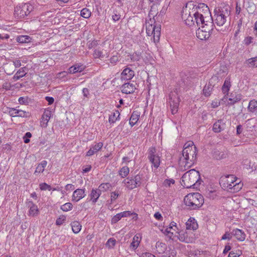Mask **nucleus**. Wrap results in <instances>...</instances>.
I'll use <instances>...</instances> for the list:
<instances>
[{
    "instance_id": "obj_59",
    "label": "nucleus",
    "mask_w": 257,
    "mask_h": 257,
    "mask_svg": "<svg viewBox=\"0 0 257 257\" xmlns=\"http://www.w3.org/2000/svg\"><path fill=\"white\" fill-rule=\"evenodd\" d=\"M13 86L9 82H5L3 84V88L7 90H11Z\"/></svg>"
},
{
    "instance_id": "obj_5",
    "label": "nucleus",
    "mask_w": 257,
    "mask_h": 257,
    "mask_svg": "<svg viewBox=\"0 0 257 257\" xmlns=\"http://www.w3.org/2000/svg\"><path fill=\"white\" fill-rule=\"evenodd\" d=\"M214 21L218 26H223L226 22V19L230 14L229 7L225 6L215 8L214 10Z\"/></svg>"
},
{
    "instance_id": "obj_6",
    "label": "nucleus",
    "mask_w": 257,
    "mask_h": 257,
    "mask_svg": "<svg viewBox=\"0 0 257 257\" xmlns=\"http://www.w3.org/2000/svg\"><path fill=\"white\" fill-rule=\"evenodd\" d=\"M155 20L150 19L147 20L146 23V33L148 36L153 35L154 41L155 43L158 42L161 35V27L160 26H156Z\"/></svg>"
},
{
    "instance_id": "obj_14",
    "label": "nucleus",
    "mask_w": 257,
    "mask_h": 257,
    "mask_svg": "<svg viewBox=\"0 0 257 257\" xmlns=\"http://www.w3.org/2000/svg\"><path fill=\"white\" fill-rule=\"evenodd\" d=\"M52 115V112L49 109H45L44 111L41 120V126L43 127H46L48 122L49 121Z\"/></svg>"
},
{
    "instance_id": "obj_53",
    "label": "nucleus",
    "mask_w": 257,
    "mask_h": 257,
    "mask_svg": "<svg viewBox=\"0 0 257 257\" xmlns=\"http://www.w3.org/2000/svg\"><path fill=\"white\" fill-rule=\"evenodd\" d=\"M18 109L15 108H10L9 110L10 115L12 117L18 116Z\"/></svg>"
},
{
    "instance_id": "obj_33",
    "label": "nucleus",
    "mask_w": 257,
    "mask_h": 257,
    "mask_svg": "<svg viewBox=\"0 0 257 257\" xmlns=\"http://www.w3.org/2000/svg\"><path fill=\"white\" fill-rule=\"evenodd\" d=\"M130 172V169L127 166L122 167L118 172V174L121 178L126 177Z\"/></svg>"
},
{
    "instance_id": "obj_37",
    "label": "nucleus",
    "mask_w": 257,
    "mask_h": 257,
    "mask_svg": "<svg viewBox=\"0 0 257 257\" xmlns=\"http://www.w3.org/2000/svg\"><path fill=\"white\" fill-rule=\"evenodd\" d=\"M72 229L75 233H77L80 231V224L78 221H74L71 224Z\"/></svg>"
},
{
    "instance_id": "obj_24",
    "label": "nucleus",
    "mask_w": 257,
    "mask_h": 257,
    "mask_svg": "<svg viewBox=\"0 0 257 257\" xmlns=\"http://www.w3.org/2000/svg\"><path fill=\"white\" fill-rule=\"evenodd\" d=\"M247 110L249 112L254 113L257 111V100L252 99L249 101L247 107Z\"/></svg>"
},
{
    "instance_id": "obj_11",
    "label": "nucleus",
    "mask_w": 257,
    "mask_h": 257,
    "mask_svg": "<svg viewBox=\"0 0 257 257\" xmlns=\"http://www.w3.org/2000/svg\"><path fill=\"white\" fill-rule=\"evenodd\" d=\"M178 238L180 241L186 243H191L194 241V234L190 231L183 230L177 231Z\"/></svg>"
},
{
    "instance_id": "obj_55",
    "label": "nucleus",
    "mask_w": 257,
    "mask_h": 257,
    "mask_svg": "<svg viewBox=\"0 0 257 257\" xmlns=\"http://www.w3.org/2000/svg\"><path fill=\"white\" fill-rule=\"evenodd\" d=\"M40 188L42 190H51V187L50 185L45 183H43L40 184Z\"/></svg>"
},
{
    "instance_id": "obj_20",
    "label": "nucleus",
    "mask_w": 257,
    "mask_h": 257,
    "mask_svg": "<svg viewBox=\"0 0 257 257\" xmlns=\"http://www.w3.org/2000/svg\"><path fill=\"white\" fill-rule=\"evenodd\" d=\"M186 230H195L198 228V224L193 218H190L186 222Z\"/></svg>"
},
{
    "instance_id": "obj_48",
    "label": "nucleus",
    "mask_w": 257,
    "mask_h": 257,
    "mask_svg": "<svg viewBox=\"0 0 257 257\" xmlns=\"http://www.w3.org/2000/svg\"><path fill=\"white\" fill-rule=\"evenodd\" d=\"M122 218L120 213L116 214L111 219V223H116Z\"/></svg>"
},
{
    "instance_id": "obj_45",
    "label": "nucleus",
    "mask_w": 257,
    "mask_h": 257,
    "mask_svg": "<svg viewBox=\"0 0 257 257\" xmlns=\"http://www.w3.org/2000/svg\"><path fill=\"white\" fill-rule=\"evenodd\" d=\"M72 208V204L71 203H66L62 205L61 209L64 211H68Z\"/></svg>"
},
{
    "instance_id": "obj_19",
    "label": "nucleus",
    "mask_w": 257,
    "mask_h": 257,
    "mask_svg": "<svg viewBox=\"0 0 257 257\" xmlns=\"http://www.w3.org/2000/svg\"><path fill=\"white\" fill-rule=\"evenodd\" d=\"M225 127V123L222 119H218L213 125V131L215 133H220Z\"/></svg>"
},
{
    "instance_id": "obj_30",
    "label": "nucleus",
    "mask_w": 257,
    "mask_h": 257,
    "mask_svg": "<svg viewBox=\"0 0 257 257\" xmlns=\"http://www.w3.org/2000/svg\"><path fill=\"white\" fill-rule=\"evenodd\" d=\"M101 194L100 190H94L91 191L90 193V199L93 202L95 203Z\"/></svg>"
},
{
    "instance_id": "obj_1",
    "label": "nucleus",
    "mask_w": 257,
    "mask_h": 257,
    "mask_svg": "<svg viewBox=\"0 0 257 257\" xmlns=\"http://www.w3.org/2000/svg\"><path fill=\"white\" fill-rule=\"evenodd\" d=\"M197 158V149L192 142L186 143L179 157V166L180 169L185 171L194 164Z\"/></svg>"
},
{
    "instance_id": "obj_62",
    "label": "nucleus",
    "mask_w": 257,
    "mask_h": 257,
    "mask_svg": "<svg viewBox=\"0 0 257 257\" xmlns=\"http://www.w3.org/2000/svg\"><path fill=\"white\" fill-rule=\"evenodd\" d=\"M68 73L66 71H62L58 73L57 74V77L59 78H62L65 77L67 75Z\"/></svg>"
},
{
    "instance_id": "obj_36",
    "label": "nucleus",
    "mask_w": 257,
    "mask_h": 257,
    "mask_svg": "<svg viewBox=\"0 0 257 257\" xmlns=\"http://www.w3.org/2000/svg\"><path fill=\"white\" fill-rule=\"evenodd\" d=\"M142 53L141 52H136L130 55L131 59L133 61H138L142 58Z\"/></svg>"
},
{
    "instance_id": "obj_52",
    "label": "nucleus",
    "mask_w": 257,
    "mask_h": 257,
    "mask_svg": "<svg viewBox=\"0 0 257 257\" xmlns=\"http://www.w3.org/2000/svg\"><path fill=\"white\" fill-rule=\"evenodd\" d=\"M98 45L97 40H94L92 41H89L87 43V46L89 49H91L96 47Z\"/></svg>"
},
{
    "instance_id": "obj_15",
    "label": "nucleus",
    "mask_w": 257,
    "mask_h": 257,
    "mask_svg": "<svg viewBox=\"0 0 257 257\" xmlns=\"http://www.w3.org/2000/svg\"><path fill=\"white\" fill-rule=\"evenodd\" d=\"M198 10L201 11L200 8H193L192 15L194 17V21L197 26H200V23L202 22L201 20H204V16Z\"/></svg>"
},
{
    "instance_id": "obj_17",
    "label": "nucleus",
    "mask_w": 257,
    "mask_h": 257,
    "mask_svg": "<svg viewBox=\"0 0 257 257\" xmlns=\"http://www.w3.org/2000/svg\"><path fill=\"white\" fill-rule=\"evenodd\" d=\"M232 234L236 239L240 241H243L245 240L246 234L241 229L235 228L232 230Z\"/></svg>"
},
{
    "instance_id": "obj_28",
    "label": "nucleus",
    "mask_w": 257,
    "mask_h": 257,
    "mask_svg": "<svg viewBox=\"0 0 257 257\" xmlns=\"http://www.w3.org/2000/svg\"><path fill=\"white\" fill-rule=\"evenodd\" d=\"M30 37L26 35H21L16 38V40L20 43H28L31 41Z\"/></svg>"
},
{
    "instance_id": "obj_16",
    "label": "nucleus",
    "mask_w": 257,
    "mask_h": 257,
    "mask_svg": "<svg viewBox=\"0 0 257 257\" xmlns=\"http://www.w3.org/2000/svg\"><path fill=\"white\" fill-rule=\"evenodd\" d=\"M26 10H27L26 5L22 6H17L15 8L14 15L18 18L24 17L25 16H27Z\"/></svg>"
},
{
    "instance_id": "obj_38",
    "label": "nucleus",
    "mask_w": 257,
    "mask_h": 257,
    "mask_svg": "<svg viewBox=\"0 0 257 257\" xmlns=\"http://www.w3.org/2000/svg\"><path fill=\"white\" fill-rule=\"evenodd\" d=\"M93 55L94 58H102L105 56L100 48L94 50Z\"/></svg>"
},
{
    "instance_id": "obj_61",
    "label": "nucleus",
    "mask_w": 257,
    "mask_h": 257,
    "mask_svg": "<svg viewBox=\"0 0 257 257\" xmlns=\"http://www.w3.org/2000/svg\"><path fill=\"white\" fill-rule=\"evenodd\" d=\"M139 245V243H138V242L133 240L130 244V248L133 249V250H135L137 248Z\"/></svg>"
},
{
    "instance_id": "obj_31",
    "label": "nucleus",
    "mask_w": 257,
    "mask_h": 257,
    "mask_svg": "<svg viewBox=\"0 0 257 257\" xmlns=\"http://www.w3.org/2000/svg\"><path fill=\"white\" fill-rule=\"evenodd\" d=\"M156 247L159 253H162L165 252L166 249V245L164 243L158 241L156 242Z\"/></svg>"
},
{
    "instance_id": "obj_41",
    "label": "nucleus",
    "mask_w": 257,
    "mask_h": 257,
    "mask_svg": "<svg viewBox=\"0 0 257 257\" xmlns=\"http://www.w3.org/2000/svg\"><path fill=\"white\" fill-rule=\"evenodd\" d=\"M91 16L90 11L86 8H84L81 10V17L85 19L89 18Z\"/></svg>"
},
{
    "instance_id": "obj_43",
    "label": "nucleus",
    "mask_w": 257,
    "mask_h": 257,
    "mask_svg": "<svg viewBox=\"0 0 257 257\" xmlns=\"http://www.w3.org/2000/svg\"><path fill=\"white\" fill-rule=\"evenodd\" d=\"M116 243V240L113 238H109L106 243V246L109 248H112Z\"/></svg>"
},
{
    "instance_id": "obj_40",
    "label": "nucleus",
    "mask_w": 257,
    "mask_h": 257,
    "mask_svg": "<svg viewBox=\"0 0 257 257\" xmlns=\"http://www.w3.org/2000/svg\"><path fill=\"white\" fill-rule=\"evenodd\" d=\"M78 72H80V66L79 65H73L69 69V73L70 74H74Z\"/></svg>"
},
{
    "instance_id": "obj_32",
    "label": "nucleus",
    "mask_w": 257,
    "mask_h": 257,
    "mask_svg": "<svg viewBox=\"0 0 257 257\" xmlns=\"http://www.w3.org/2000/svg\"><path fill=\"white\" fill-rule=\"evenodd\" d=\"M157 5H154L151 7L148 16L150 18V19H152V18H153L152 20H155L154 17L157 16Z\"/></svg>"
},
{
    "instance_id": "obj_10",
    "label": "nucleus",
    "mask_w": 257,
    "mask_h": 257,
    "mask_svg": "<svg viewBox=\"0 0 257 257\" xmlns=\"http://www.w3.org/2000/svg\"><path fill=\"white\" fill-rule=\"evenodd\" d=\"M179 102L180 98L177 93L175 92H171L169 94V103L173 114H175L177 112Z\"/></svg>"
},
{
    "instance_id": "obj_60",
    "label": "nucleus",
    "mask_w": 257,
    "mask_h": 257,
    "mask_svg": "<svg viewBox=\"0 0 257 257\" xmlns=\"http://www.w3.org/2000/svg\"><path fill=\"white\" fill-rule=\"evenodd\" d=\"M174 183H175V181L173 179H170V180L166 179V180H165V181L164 182V184L165 186H170L171 184H173Z\"/></svg>"
},
{
    "instance_id": "obj_26",
    "label": "nucleus",
    "mask_w": 257,
    "mask_h": 257,
    "mask_svg": "<svg viewBox=\"0 0 257 257\" xmlns=\"http://www.w3.org/2000/svg\"><path fill=\"white\" fill-rule=\"evenodd\" d=\"M140 114L137 111H133L130 119V124L133 126L138 122Z\"/></svg>"
},
{
    "instance_id": "obj_29",
    "label": "nucleus",
    "mask_w": 257,
    "mask_h": 257,
    "mask_svg": "<svg viewBox=\"0 0 257 257\" xmlns=\"http://www.w3.org/2000/svg\"><path fill=\"white\" fill-rule=\"evenodd\" d=\"M227 154L217 150H214L213 156L216 160H221L226 157Z\"/></svg>"
},
{
    "instance_id": "obj_8",
    "label": "nucleus",
    "mask_w": 257,
    "mask_h": 257,
    "mask_svg": "<svg viewBox=\"0 0 257 257\" xmlns=\"http://www.w3.org/2000/svg\"><path fill=\"white\" fill-rule=\"evenodd\" d=\"M143 175L138 174L134 177H128L124 179L122 183L125 186L130 190H133L135 188L140 187L143 182Z\"/></svg>"
},
{
    "instance_id": "obj_57",
    "label": "nucleus",
    "mask_w": 257,
    "mask_h": 257,
    "mask_svg": "<svg viewBox=\"0 0 257 257\" xmlns=\"http://www.w3.org/2000/svg\"><path fill=\"white\" fill-rule=\"evenodd\" d=\"M120 214H121L122 218L130 216L133 214L137 215V214L136 213H132L131 211H125L120 212Z\"/></svg>"
},
{
    "instance_id": "obj_50",
    "label": "nucleus",
    "mask_w": 257,
    "mask_h": 257,
    "mask_svg": "<svg viewBox=\"0 0 257 257\" xmlns=\"http://www.w3.org/2000/svg\"><path fill=\"white\" fill-rule=\"evenodd\" d=\"M66 220V216L64 215H61L57 219L56 224L57 225H62Z\"/></svg>"
},
{
    "instance_id": "obj_46",
    "label": "nucleus",
    "mask_w": 257,
    "mask_h": 257,
    "mask_svg": "<svg viewBox=\"0 0 257 257\" xmlns=\"http://www.w3.org/2000/svg\"><path fill=\"white\" fill-rule=\"evenodd\" d=\"M109 186L110 184L109 183L101 184L98 187V190H100V192H101V191H106L109 189Z\"/></svg>"
},
{
    "instance_id": "obj_42",
    "label": "nucleus",
    "mask_w": 257,
    "mask_h": 257,
    "mask_svg": "<svg viewBox=\"0 0 257 257\" xmlns=\"http://www.w3.org/2000/svg\"><path fill=\"white\" fill-rule=\"evenodd\" d=\"M210 17L211 16H210V17L204 16V20H201L202 22L200 23V26H199L200 27H201L200 28H202V26H203L204 25V26H205V25L207 24V22H213V18Z\"/></svg>"
},
{
    "instance_id": "obj_22",
    "label": "nucleus",
    "mask_w": 257,
    "mask_h": 257,
    "mask_svg": "<svg viewBox=\"0 0 257 257\" xmlns=\"http://www.w3.org/2000/svg\"><path fill=\"white\" fill-rule=\"evenodd\" d=\"M103 147V143L99 142L90 148L86 153V156H91L99 151Z\"/></svg>"
},
{
    "instance_id": "obj_23",
    "label": "nucleus",
    "mask_w": 257,
    "mask_h": 257,
    "mask_svg": "<svg viewBox=\"0 0 257 257\" xmlns=\"http://www.w3.org/2000/svg\"><path fill=\"white\" fill-rule=\"evenodd\" d=\"M231 86L230 79L226 78L222 87V91L224 94L228 95Z\"/></svg>"
},
{
    "instance_id": "obj_4",
    "label": "nucleus",
    "mask_w": 257,
    "mask_h": 257,
    "mask_svg": "<svg viewBox=\"0 0 257 257\" xmlns=\"http://www.w3.org/2000/svg\"><path fill=\"white\" fill-rule=\"evenodd\" d=\"M184 202L189 209H198L203 205L204 198L199 193H190L184 197Z\"/></svg>"
},
{
    "instance_id": "obj_34",
    "label": "nucleus",
    "mask_w": 257,
    "mask_h": 257,
    "mask_svg": "<svg viewBox=\"0 0 257 257\" xmlns=\"http://www.w3.org/2000/svg\"><path fill=\"white\" fill-rule=\"evenodd\" d=\"M246 63L249 67H257V56L247 59Z\"/></svg>"
},
{
    "instance_id": "obj_13",
    "label": "nucleus",
    "mask_w": 257,
    "mask_h": 257,
    "mask_svg": "<svg viewBox=\"0 0 257 257\" xmlns=\"http://www.w3.org/2000/svg\"><path fill=\"white\" fill-rule=\"evenodd\" d=\"M136 89V85L133 82H127L123 84L121 87V90L123 93L131 94L135 92Z\"/></svg>"
},
{
    "instance_id": "obj_49",
    "label": "nucleus",
    "mask_w": 257,
    "mask_h": 257,
    "mask_svg": "<svg viewBox=\"0 0 257 257\" xmlns=\"http://www.w3.org/2000/svg\"><path fill=\"white\" fill-rule=\"evenodd\" d=\"M121 17L120 15L117 11H114L112 15V19L114 22L118 21L120 20Z\"/></svg>"
},
{
    "instance_id": "obj_12",
    "label": "nucleus",
    "mask_w": 257,
    "mask_h": 257,
    "mask_svg": "<svg viewBox=\"0 0 257 257\" xmlns=\"http://www.w3.org/2000/svg\"><path fill=\"white\" fill-rule=\"evenodd\" d=\"M182 19L185 22V24L189 26L195 24L194 17L192 15V11L185 10L183 11L182 13Z\"/></svg>"
},
{
    "instance_id": "obj_56",
    "label": "nucleus",
    "mask_w": 257,
    "mask_h": 257,
    "mask_svg": "<svg viewBox=\"0 0 257 257\" xmlns=\"http://www.w3.org/2000/svg\"><path fill=\"white\" fill-rule=\"evenodd\" d=\"M26 68L25 67H22L17 72V73L20 76L23 77L26 74Z\"/></svg>"
},
{
    "instance_id": "obj_7",
    "label": "nucleus",
    "mask_w": 257,
    "mask_h": 257,
    "mask_svg": "<svg viewBox=\"0 0 257 257\" xmlns=\"http://www.w3.org/2000/svg\"><path fill=\"white\" fill-rule=\"evenodd\" d=\"M207 24L202 28L199 27L196 31L197 37L201 40H205L208 39L213 30L214 24L213 22H207Z\"/></svg>"
},
{
    "instance_id": "obj_21",
    "label": "nucleus",
    "mask_w": 257,
    "mask_h": 257,
    "mask_svg": "<svg viewBox=\"0 0 257 257\" xmlns=\"http://www.w3.org/2000/svg\"><path fill=\"white\" fill-rule=\"evenodd\" d=\"M27 206L30 207L29 212V215L30 216H34L38 214L39 212L38 207L36 205L34 204L32 201H29L27 203Z\"/></svg>"
},
{
    "instance_id": "obj_2",
    "label": "nucleus",
    "mask_w": 257,
    "mask_h": 257,
    "mask_svg": "<svg viewBox=\"0 0 257 257\" xmlns=\"http://www.w3.org/2000/svg\"><path fill=\"white\" fill-rule=\"evenodd\" d=\"M237 180L238 179L233 175H228L220 178L219 184L224 190L231 193H236L240 191L243 187V183L240 181L231 186L233 181Z\"/></svg>"
},
{
    "instance_id": "obj_18",
    "label": "nucleus",
    "mask_w": 257,
    "mask_h": 257,
    "mask_svg": "<svg viewBox=\"0 0 257 257\" xmlns=\"http://www.w3.org/2000/svg\"><path fill=\"white\" fill-rule=\"evenodd\" d=\"M121 78L123 79L129 80L133 78L135 75V72L133 70H131L130 68H125L121 74Z\"/></svg>"
},
{
    "instance_id": "obj_25",
    "label": "nucleus",
    "mask_w": 257,
    "mask_h": 257,
    "mask_svg": "<svg viewBox=\"0 0 257 257\" xmlns=\"http://www.w3.org/2000/svg\"><path fill=\"white\" fill-rule=\"evenodd\" d=\"M120 113L118 110H115L113 113L109 115L108 121L110 123H113L116 121L119 120Z\"/></svg>"
},
{
    "instance_id": "obj_35",
    "label": "nucleus",
    "mask_w": 257,
    "mask_h": 257,
    "mask_svg": "<svg viewBox=\"0 0 257 257\" xmlns=\"http://www.w3.org/2000/svg\"><path fill=\"white\" fill-rule=\"evenodd\" d=\"M231 97L229 98V100L231 101L230 104L231 105L234 104L237 102L239 101L242 99V95L241 94H238L234 97L232 94L230 95Z\"/></svg>"
},
{
    "instance_id": "obj_3",
    "label": "nucleus",
    "mask_w": 257,
    "mask_h": 257,
    "mask_svg": "<svg viewBox=\"0 0 257 257\" xmlns=\"http://www.w3.org/2000/svg\"><path fill=\"white\" fill-rule=\"evenodd\" d=\"M182 185L186 188L195 187L200 184L199 172L195 169H191L186 172L182 177Z\"/></svg>"
},
{
    "instance_id": "obj_27",
    "label": "nucleus",
    "mask_w": 257,
    "mask_h": 257,
    "mask_svg": "<svg viewBox=\"0 0 257 257\" xmlns=\"http://www.w3.org/2000/svg\"><path fill=\"white\" fill-rule=\"evenodd\" d=\"M213 88V85L209 82L208 84H206L203 89V94L205 96H209L211 94V92Z\"/></svg>"
},
{
    "instance_id": "obj_39",
    "label": "nucleus",
    "mask_w": 257,
    "mask_h": 257,
    "mask_svg": "<svg viewBox=\"0 0 257 257\" xmlns=\"http://www.w3.org/2000/svg\"><path fill=\"white\" fill-rule=\"evenodd\" d=\"M80 200V189H76L73 194L72 200L73 201L78 202Z\"/></svg>"
},
{
    "instance_id": "obj_54",
    "label": "nucleus",
    "mask_w": 257,
    "mask_h": 257,
    "mask_svg": "<svg viewBox=\"0 0 257 257\" xmlns=\"http://www.w3.org/2000/svg\"><path fill=\"white\" fill-rule=\"evenodd\" d=\"M29 112L25 111L18 109V116L22 117H27L29 116Z\"/></svg>"
},
{
    "instance_id": "obj_58",
    "label": "nucleus",
    "mask_w": 257,
    "mask_h": 257,
    "mask_svg": "<svg viewBox=\"0 0 257 257\" xmlns=\"http://www.w3.org/2000/svg\"><path fill=\"white\" fill-rule=\"evenodd\" d=\"M19 103L21 104H26L28 103V98L26 97H20L19 99Z\"/></svg>"
},
{
    "instance_id": "obj_51",
    "label": "nucleus",
    "mask_w": 257,
    "mask_h": 257,
    "mask_svg": "<svg viewBox=\"0 0 257 257\" xmlns=\"http://www.w3.org/2000/svg\"><path fill=\"white\" fill-rule=\"evenodd\" d=\"M233 236V235L232 234V231L231 232H225L224 234L222 236L221 239L222 240H226L227 239L228 240H230L232 237Z\"/></svg>"
},
{
    "instance_id": "obj_63",
    "label": "nucleus",
    "mask_w": 257,
    "mask_h": 257,
    "mask_svg": "<svg viewBox=\"0 0 257 257\" xmlns=\"http://www.w3.org/2000/svg\"><path fill=\"white\" fill-rule=\"evenodd\" d=\"M82 93L83 94L84 97L87 98L89 97L90 94L89 92V90L87 88H83L82 90Z\"/></svg>"
},
{
    "instance_id": "obj_44",
    "label": "nucleus",
    "mask_w": 257,
    "mask_h": 257,
    "mask_svg": "<svg viewBox=\"0 0 257 257\" xmlns=\"http://www.w3.org/2000/svg\"><path fill=\"white\" fill-rule=\"evenodd\" d=\"M120 195L118 191H114L111 193L110 195V204H112Z\"/></svg>"
},
{
    "instance_id": "obj_64",
    "label": "nucleus",
    "mask_w": 257,
    "mask_h": 257,
    "mask_svg": "<svg viewBox=\"0 0 257 257\" xmlns=\"http://www.w3.org/2000/svg\"><path fill=\"white\" fill-rule=\"evenodd\" d=\"M141 257H156L154 254L149 253L145 252L142 254Z\"/></svg>"
},
{
    "instance_id": "obj_47",
    "label": "nucleus",
    "mask_w": 257,
    "mask_h": 257,
    "mask_svg": "<svg viewBox=\"0 0 257 257\" xmlns=\"http://www.w3.org/2000/svg\"><path fill=\"white\" fill-rule=\"evenodd\" d=\"M14 71L13 66L11 64H8L6 66L5 72L9 75L12 74Z\"/></svg>"
},
{
    "instance_id": "obj_9",
    "label": "nucleus",
    "mask_w": 257,
    "mask_h": 257,
    "mask_svg": "<svg viewBox=\"0 0 257 257\" xmlns=\"http://www.w3.org/2000/svg\"><path fill=\"white\" fill-rule=\"evenodd\" d=\"M148 158L150 162L152 164V167L156 169H158L161 163L160 157L157 153V150L155 147H151L148 149Z\"/></svg>"
}]
</instances>
